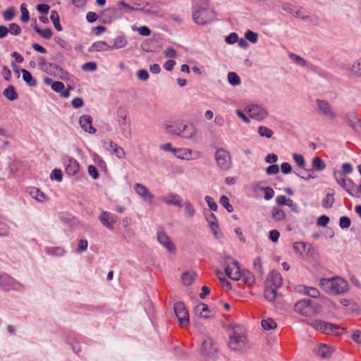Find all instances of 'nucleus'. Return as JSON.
Masks as SVG:
<instances>
[{
  "mask_svg": "<svg viewBox=\"0 0 361 361\" xmlns=\"http://www.w3.org/2000/svg\"><path fill=\"white\" fill-rule=\"evenodd\" d=\"M179 324L185 327L189 324V314L183 303L176 302L173 307Z\"/></svg>",
  "mask_w": 361,
  "mask_h": 361,
  "instance_id": "f8f14e48",
  "label": "nucleus"
},
{
  "mask_svg": "<svg viewBox=\"0 0 361 361\" xmlns=\"http://www.w3.org/2000/svg\"><path fill=\"white\" fill-rule=\"evenodd\" d=\"M88 173L89 175L94 180L99 178V173L97 168L93 165H90L88 166Z\"/></svg>",
  "mask_w": 361,
  "mask_h": 361,
  "instance_id": "338daca9",
  "label": "nucleus"
},
{
  "mask_svg": "<svg viewBox=\"0 0 361 361\" xmlns=\"http://www.w3.org/2000/svg\"><path fill=\"white\" fill-rule=\"evenodd\" d=\"M219 202H220V204L226 208V209L228 212H232L233 211V206L229 203V200L228 198V197L225 196V195H222L221 197H220V200H219Z\"/></svg>",
  "mask_w": 361,
  "mask_h": 361,
  "instance_id": "603ef678",
  "label": "nucleus"
},
{
  "mask_svg": "<svg viewBox=\"0 0 361 361\" xmlns=\"http://www.w3.org/2000/svg\"><path fill=\"white\" fill-rule=\"evenodd\" d=\"M276 202L278 205H286L289 207L292 211L297 212L298 207L294 203L291 199L287 198L285 195H279L276 197Z\"/></svg>",
  "mask_w": 361,
  "mask_h": 361,
  "instance_id": "cd10ccee",
  "label": "nucleus"
},
{
  "mask_svg": "<svg viewBox=\"0 0 361 361\" xmlns=\"http://www.w3.org/2000/svg\"><path fill=\"white\" fill-rule=\"evenodd\" d=\"M135 192L145 202L151 204L154 196L149 190L142 184L135 183L134 185Z\"/></svg>",
  "mask_w": 361,
  "mask_h": 361,
  "instance_id": "6ab92c4d",
  "label": "nucleus"
},
{
  "mask_svg": "<svg viewBox=\"0 0 361 361\" xmlns=\"http://www.w3.org/2000/svg\"><path fill=\"white\" fill-rule=\"evenodd\" d=\"M79 124L81 128L86 133L94 134L96 129L92 126V118L90 115H82L79 118Z\"/></svg>",
  "mask_w": 361,
  "mask_h": 361,
  "instance_id": "412c9836",
  "label": "nucleus"
},
{
  "mask_svg": "<svg viewBox=\"0 0 361 361\" xmlns=\"http://www.w3.org/2000/svg\"><path fill=\"white\" fill-rule=\"evenodd\" d=\"M1 288L6 291H23L25 289V286L17 281L13 277L5 273L3 276V281L1 283Z\"/></svg>",
  "mask_w": 361,
  "mask_h": 361,
  "instance_id": "1a4fd4ad",
  "label": "nucleus"
},
{
  "mask_svg": "<svg viewBox=\"0 0 361 361\" xmlns=\"http://www.w3.org/2000/svg\"><path fill=\"white\" fill-rule=\"evenodd\" d=\"M277 289L268 286L264 290L265 299L269 302L274 303L277 298Z\"/></svg>",
  "mask_w": 361,
  "mask_h": 361,
  "instance_id": "473e14b6",
  "label": "nucleus"
},
{
  "mask_svg": "<svg viewBox=\"0 0 361 361\" xmlns=\"http://www.w3.org/2000/svg\"><path fill=\"white\" fill-rule=\"evenodd\" d=\"M192 18L195 23L204 25L212 21L213 12L207 8H200L193 13Z\"/></svg>",
  "mask_w": 361,
  "mask_h": 361,
  "instance_id": "9b49d317",
  "label": "nucleus"
},
{
  "mask_svg": "<svg viewBox=\"0 0 361 361\" xmlns=\"http://www.w3.org/2000/svg\"><path fill=\"white\" fill-rule=\"evenodd\" d=\"M261 324L262 328L266 331L274 329L277 326L276 322L270 317L263 319L261 321Z\"/></svg>",
  "mask_w": 361,
  "mask_h": 361,
  "instance_id": "ea45409f",
  "label": "nucleus"
},
{
  "mask_svg": "<svg viewBox=\"0 0 361 361\" xmlns=\"http://www.w3.org/2000/svg\"><path fill=\"white\" fill-rule=\"evenodd\" d=\"M161 200L166 204L182 207V198L176 193L170 192L161 197Z\"/></svg>",
  "mask_w": 361,
  "mask_h": 361,
  "instance_id": "5701e85b",
  "label": "nucleus"
},
{
  "mask_svg": "<svg viewBox=\"0 0 361 361\" xmlns=\"http://www.w3.org/2000/svg\"><path fill=\"white\" fill-rule=\"evenodd\" d=\"M269 286L279 288L283 284V279L281 275L276 271H272L268 276Z\"/></svg>",
  "mask_w": 361,
  "mask_h": 361,
  "instance_id": "a878e982",
  "label": "nucleus"
},
{
  "mask_svg": "<svg viewBox=\"0 0 361 361\" xmlns=\"http://www.w3.org/2000/svg\"><path fill=\"white\" fill-rule=\"evenodd\" d=\"M225 272L226 275L232 280H239L241 277V271L238 262L231 257H227L225 259Z\"/></svg>",
  "mask_w": 361,
  "mask_h": 361,
  "instance_id": "0eeeda50",
  "label": "nucleus"
},
{
  "mask_svg": "<svg viewBox=\"0 0 361 361\" xmlns=\"http://www.w3.org/2000/svg\"><path fill=\"white\" fill-rule=\"evenodd\" d=\"M62 161L68 176H75L79 171L80 165L75 159L66 155L63 157Z\"/></svg>",
  "mask_w": 361,
  "mask_h": 361,
  "instance_id": "ddd939ff",
  "label": "nucleus"
},
{
  "mask_svg": "<svg viewBox=\"0 0 361 361\" xmlns=\"http://www.w3.org/2000/svg\"><path fill=\"white\" fill-rule=\"evenodd\" d=\"M293 248L296 252H298L301 255H305L306 251L307 252V255L308 254L310 245L302 242H297L294 243Z\"/></svg>",
  "mask_w": 361,
  "mask_h": 361,
  "instance_id": "e433bc0d",
  "label": "nucleus"
},
{
  "mask_svg": "<svg viewBox=\"0 0 361 361\" xmlns=\"http://www.w3.org/2000/svg\"><path fill=\"white\" fill-rule=\"evenodd\" d=\"M334 202V192H328L322 201V204L324 208L329 209L331 207Z\"/></svg>",
  "mask_w": 361,
  "mask_h": 361,
  "instance_id": "a18cd8bd",
  "label": "nucleus"
},
{
  "mask_svg": "<svg viewBox=\"0 0 361 361\" xmlns=\"http://www.w3.org/2000/svg\"><path fill=\"white\" fill-rule=\"evenodd\" d=\"M245 37L247 40L250 41V42L255 44L257 43L258 41L259 35L257 33L252 31V30H247L245 33Z\"/></svg>",
  "mask_w": 361,
  "mask_h": 361,
  "instance_id": "3c124183",
  "label": "nucleus"
},
{
  "mask_svg": "<svg viewBox=\"0 0 361 361\" xmlns=\"http://www.w3.org/2000/svg\"><path fill=\"white\" fill-rule=\"evenodd\" d=\"M50 19L52 21L54 27L58 31H61L62 30V26L60 24L59 16V14H58L56 11L53 10V11H51Z\"/></svg>",
  "mask_w": 361,
  "mask_h": 361,
  "instance_id": "c03bdc74",
  "label": "nucleus"
},
{
  "mask_svg": "<svg viewBox=\"0 0 361 361\" xmlns=\"http://www.w3.org/2000/svg\"><path fill=\"white\" fill-rule=\"evenodd\" d=\"M215 160L219 169L227 171L232 167V158L228 151L219 148L215 152Z\"/></svg>",
  "mask_w": 361,
  "mask_h": 361,
  "instance_id": "39448f33",
  "label": "nucleus"
},
{
  "mask_svg": "<svg viewBox=\"0 0 361 361\" xmlns=\"http://www.w3.org/2000/svg\"><path fill=\"white\" fill-rule=\"evenodd\" d=\"M116 9L114 8H108L102 11L101 18L104 23H110L116 18Z\"/></svg>",
  "mask_w": 361,
  "mask_h": 361,
  "instance_id": "c85d7f7f",
  "label": "nucleus"
},
{
  "mask_svg": "<svg viewBox=\"0 0 361 361\" xmlns=\"http://www.w3.org/2000/svg\"><path fill=\"white\" fill-rule=\"evenodd\" d=\"M229 347L235 351L244 350L248 348L247 338L243 333L234 331L229 336Z\"/></svg>",
  "mask_w": 361,
  "mask_h": 361,
  "instance_id": "423d86ee",
  "label": "nucleus"
},
{
  "mask_svg": "<svg viewBox=\"0 0 361 361\" xmlns=\"http://www.w3.org/2000/svg\"><path fill=\"white\" fill-rule=\"evenodd\" d=\"M297 291L310 297L302 299L295 304V312L305 317H314L316 314V289L312 287L299 286Z\"/></svg>",
  "mask_w": 361,
  "mask_h": 361,
  "instance_id": "f257e3e1",
  "label": "nucleus"
},
{
  "mask_svg": "<svg viewBox=\"0 0 361 361\" xmlns=\"http://www.w3.org/2000/svg\"><path fill=\"white\" fill-rule=\"evenodd\" d=\"M26 192L32 199L39 203H44L49 200L48 196L38 188L28 187L26 189Z\"/></svg>",
  "mask_w": 361,
  "mask_h": 361,
  "instance_id": "aec40b11",
  "label": "nucleus"
},
{
  "mask_svg": "<svg viewBox=\"0 0 361 361\" xmlns=\"http://www.w3.org/2000/svg\"><path fill=\"white\" fill-rule=\"evenodd\" d=\"M20 12H21V17H20L21 21L23 23L28 22L29 19H30V15H29V11L26 8L25 4H21Z\"/></svg>",
  "mask_w": 361,
  "mask_h": 361,
  "instance_id": "864d4df0",
  "label": "nucleus"
},
{
  "mask_svg": "<svg viewBox=\"0 0 361 361\" xmlns=\"http://www.w3.org/2000/svg\"><path fill=\"white\" fill-rule=\"evenodd\" d=\"M262 190L264 192V197L266 200H269L274 196V190L271 187H265L263 188Z\"/></svg>",
  "mask_w": 361,
  "mask_h": 361,
  "instance_id": "e2e57ef3",
  "label": "nucleus"
},
{
  "mask_svg": "<svg viewBox=\"0 0 361 361\" xmlns=\"http://www.w3.org/2000/svg\"><path fill=\"white\" fill-rule=\"evenodd\" d=\"M253 267L256 271L259 274H263L262 262L259 257H256L253 261Z\"/></svg>",
  "mask_w": 361,
  "mask_h": 361,
  "instance_id": "6e6d98bb",
  "label": "nucleus"
},
{
  "mask_svg": "<svg viewBox=\"0 0 361 361\" xmlns=\"http://www.w3.org/2000/svg\"><path fill=\"white\" fill-rule=\"evenodd\" d=\"M35 30L41 37L47 39H50L53 35L52 31L49 28L41 30L37 26H35Z\"/></svg>",
  "mask_w": 361,
  "mask_h": 361,
  "instance_id": "09e8293b",
  "label": "nucleus"
},
{
  "mask_svg": "<svg viewBox=\"0 0 361 361\" xmlns=\"http://www.w3.org/2000/svg\"><path fill=\"white\" fill-rule=\"evenodd\" d=\"M110 148L114 152V154L118 158V159H124L126 156L125 151L122 147L118 146L116 143L111 142L110 143Z\"/></svg>",
  "mask_w": 361,
  "mask_h": 361,
  "instance_id": "a19ab883",
  "label": "nucleus"
},
{
  "mask_svg": "<svg viewBox=\"0 0 361 361\" xmlns=\"http://www.w3.org/2000/svg\"><path fill=\"white\" fill-rule=\"evenodd\" d=\"M317 113L322 114L330 119L335 117V114L332 111L330 104L323 100H317Z\"/></svg>",
  "mask_w": 361,
  "mask_h": 361,
  "instance_id": "4be33fe9",
  "label": "nucleus"
},
{
  "mask_svg": "<svg viewBox=\"0 0 361 361\" xmlns=\"http://www.w3.org/2000/svg\"><path fill=\"white\" fill-rule=\"evenodd\" d=\"M195 278L196 274L192 271H186L182 275V281L185 286L190 285L194 281Z\"/></svg>",
  "mask_w": 361,
  "mask_h": 361,
  "instance_id": "37998d69",
  "label": "nucleus"
},
{
  "mask_svg": "<svg viewBox=\"0 0 361 361\" xmlns=\"http://www.w3.org/2000/svg\"><path fill=\"white\" fill-rule=\"evenodd\" d=\"M128 41L124 35H119L114 39V44L111 47L112 49H118L125 47L127 45Z\"/></svg>",
  "mask_w": 361,
  "mask_h": 361,
  "instance_id": "f704fd0d",
  "label": "nucleus"
},
{
  "mask_svg": "<svg viewBox=\"0 0 361 361\" xmlns=\"http://www.w3.org/2000/svg\"><path fill=\"white\" fill-rule=\"evenodd\" d=\"M157 240L168 251L173 252L175 250V246L170 238L164 232H157Z\"/></svg>",
  "mask_w": 361,
  "mask_h": 361,
  "instance_id": "b1692460",
  "label": "nucleus"
},
{
  "mask_svg": "<svg viewBox=\"0 0 361 361\" xmlns=\"http://www.w3.org/2000/svg\"><path fill=\"white\" fill-rule=\"evenodd\" d=\"M194 312L197 316L204 319H207L212 316V312L209 309L208 305L202 302L195 307Z\"/></svg>",
  "mask_w": 361,
  "mask_h": 361,
  "instance_id": "393cba45",
  "label": "nucleus"
},
{
  "mask_svg": "<svg viewBox=\"0 0 361 361\" xmlns=\"http://www.w3.org/2000/svg\"><path fill=\"white\" fill-rule=\"evenodd\" d=\"M99 219L104 227L113 229L114 224L118 220V217L114 214L103 211L99 216Z\"/></svg>",
  "mask_w": 361,
  "mask_h": 361,
  "instance_id": "f3484780",
  "label": "nucleus"
},
{
  "mask_svg": "<svg viewBox=\"0 0 361 361\" xmlns=\"http://www.w3.org/2000/svg\"><path fill=\"white\" fill-rule=\"evenodd\" d=\"M271 216L274 221L276 222L283 221L286 216L285 212L278 207H274L271 209Z\"/></svg>",
  "mask_w": 361,
  "mask_h": 361,
  "instance_id": "2f4dec72",
  "label": "nucleus"
},
{
  "mask_svg": "<svg viewBox=\"0 0 361 361\" xmlns=\"http://www.w3.org/2000/svg\"><path fill=\"white\" fill-rule=\"evenodd\" d=\"M50 178L51 180H55L58 182H61L63 179L61 171L57 169H54L51 173Z\"/></svg>",
  "mask_w": 361,
  "mask_h": 361,
  "instance_id": "5fc2aeb1",
  "label": "nucleus"
},
{
  "mask_svg": "<svg viewBox=\"0 0 361 361\" xmlns=\"http://www.w3.org/2000/svg\"><path fill=\"white\" fill-rule=\"evenodd\" d=\"M4 95L10 101H14L18 98V94L13 85L8 86L4 90Z\"/></svg>",
  "mask_w": 361,
  "mask_h": 361,
  "instance_id": "79ce46f5",
  "label": "nucleus"
},
{
  "mask_svg": "<svg viewBox=\"0 0 361 361\" xmlns=\"http://www.w3.org/2000/svg\"><path fill=\"white\" fill-rule=\"evenodd\" d=\"M117 122L123 135L126 138L131 137V128L130 122L128 121L127 112L123 109L117 111Z\"/></svg>",
  "mask_w": 361,
  "mask_h": 361,
  "instance_id": "6e6552de",
  "label": "nucleus"
},
{
  "mask_svg": "<svg viewBox=\"0 0 361 361\" xmlns=\"http://www.w3.org/2000/svg\"><path fill=\"white\" fill-rule=\"evenodd\" d=\"M14 16L15 11L13 8H8L3 12V18L6 21L11 20L14 18Z\"/></svg>",
  "mask_w": 361,
  "mask_h": 361,
  "instance_id": "052dcab7",
  "label": "nucleus"
},
{
  "mask_svg": "<svg viewBox=\"0 0 361 361\" xmlns=\"http://www.w3.org/2000/svg\"><path fill=\"white\" fill-rule=\"evenodd\" d=\"M319 286L326 293L334 295L345 294L350 290L348 282L338 276L321 279Z\"/></svg>",
  "mask_w": 361,
  "mask_h": 361,
  "instance_id": "f03ea898",
  "label": "nucleus"
},
{
  "mask_svg": "<svg viewBox=\"0 0 361 361\" xmlns=\"http://www.w3.org/2000/svg\"><path fill=\"white\" fill-rule=\"evenodd\" d=\"M280 237V233L278 230L273 229L269 232V238L273 243H276L279 240Z\"/></svg>",
  "mask_w": 361,
  "mask_h": 361,
  "instance_id": "774afa93",
  "label": "nucleus"
},
{
  "mask_svg": "<svg viewBox=\"0 0 361 361\" xmlns=\"http://www.w3.org/2000/svg\"><path fill=\"white\" fill-rule=\"evenodd\" d=\"M339 327L332 323L319 321L317 322V331L326 335L337 334Z\"/></svg>",
  "mask_w": 361,
  "mask_h": 361,
  "instance_id": "a211bd4d",
  "label": "nucleus"
},
{
  "mask_svg": "<svg viewBox=\"0 0 361 361\" xmlns=\"http://www.w3.org/2000/svg\"><path fill=\"white\" fill-rule=\"evenodd\" d=\"M41 69L47 74H56L55 70L58 68V65L48 63L44 57L39 56L37 59Z\"/></svg>",
  "mask_w": 361,
  "mask_h": 361,
  "instance_id": "bb28decb",
  "label": "nucleus"
},
{
  "mask_svg": "<svg viewBox=\"0 0 361 361\" xmlns=\"http://www.w3.org/2000/svg\"><path fill=\"white\" fill-rule=\"evenodd\" d=\"M23 80L30 87H35L37 85L36 80L32 77L31 73L26 69H20Z\"/></svg>",
  "mask_w": 361,
  "mask_h": 361,
  "instance_id": "72a5a7b5",
  "label": "nucleus"
},
{
  "mask_svg": "<svg viewBox=\"0 0 361 361\" xmlns=\"http://www.w3.org/2000/svg\"><path fill=\"white\" fill-rule=\"evenodd\" d=\"M183 206L185 216L189 219L192 218L196 214V209L193 204L190 201L187 200L184 202Z\"/></svg>",
  "mask_w": 361,
  "mask_h": 361,
  "instance_id": "58836bf2",
  "label": "nucleus"
},
{
  "mask_svg": "<svg viewBox=\"0 0 361 361\" xmlns=\"http://www.w3.org/2000/svg\"><path fill=\"white\" fill-rule=\"evenodd\" d=\"M334 349L332 346L326 344H322L317 350V355L323 359L329 358L333 354Z\"/></svg>",
  "mask_w": 361,
  "mask_h": 361,
  "instance_id": "c756f323",
  "label": "nucleus"
},
{
  "mask_svg": "<svg viewBox=\"0 0 361 361\" xmlns=\"http://www.w3.org/2000/svg\"><path fill=\"white\" fill-rule=\"evenodd\" d=\"M168 133L186 140H194L197 129L192 123H176L166 127Z\"/></svg>",
  "mask_w": 361,
  "mask_h": 361,
  "instance_id": "7ed1b4c3",
  "label": "nucleus"
},
{
  "mask_svg": "<svg viewBox=\"0 0 361 361\" xmlns=\"http://www.w3.org/2000/svg\"><path fill=\"white\" fill-rule=\"evenodd\" d=\"M44 252L47 255L57 257H61L66 253V251L61 247H46Z\"/></svg>",
  "mask_w": 361,
  "mask_h": 361,
  "instance_id": "c9c22d12",
  "label": "nucleus"
},
{
  "mask_svg": "<svg viewBox=\"0 0 361 361\" xmlns=\"http://www.w3.org/2000/svg\"><path fill=\"white\" fill-rule=\"evenodd\" d=\"M350 73L357 78H361V57L355 60L350 68Z\"/></svg>",
  "mask_w": 361,
  "mask_h": 361,
  "instance_id": "4c0bfd02",
  "label": "nucleus"
},
{
  "mask_svg": "<svg viewBox=\"0 0 361 361\" xmlns=\"http://www.w3.org/2000/svg\"><path fill=\"white\" fill-rule=\"evenodd\" d=\"M204 214L205 219L215 238H221L223 234L220 230L216 216L212 212H206Z\"/></svg>",
  "mask_w": 361,
  "mask_h": 361,
  "instance_id": "2eb2a0df",
  "label": "nucleus"
},
{
  "mask_svg": "<svg viewBox=\"0 0 361 361\" xmlns=\"http://www.w3.org/2000/svg\"><path fill=\"white\" fill-rule=\"evenodd\" d=\"M351 221L348 216H341L339 219V226L341 228H348L350 226Z\"/></svg>",
  "mask_w": 361,
  "mask_h": 361,
  "instance_id": "680f3d73",
  "label": "nucleus"
},
{
  "mask_svg": "<svg viewBox=\"0 0 361 361\" xmlns=\"http://www.w3.org/2000/svg\"><path fill=\"white\" fill-rule=\"evenodd\" d=\"M204 200L212 211L216 212L217 210L218 205H217L216 202L214 201V200L213 199V197H212L211 196L207 195L204 197Z\"/></svg>",
  "mask_w": 361,
  "mask_h": 361,
  "instance_id": "bf43d9fd",
  "label": "nucleus"
},
{
  "mask_svg": "<svg viewBox=\"0 0 361 361\" xmlns=\"http://www.w3.org/2000/svg\"><path fill=\"white\" fill-rule=\"evenodd\" d=\"M111 50V47L104 41H97L92 44L90 51H108Z\"/></svg>",
  "mask_w": 361,
  "mask_h": 361,
  "instance_id": "7c9ffc66",
  "label": "nucleus"
},
{
  "mask_svg": "<svg viewBox=\"0 0 361 361\" xmlns=\"http://www.w3.org/2000/svg\"><path fill=\"white\" fill-rule=\"evenodd\" d=\"M82 68L85 71H94L97 69V64L95 62H87L82 65Z\"/></svg>",
  "mask_w": 361,
  "mask_h": 361,
  "instance_id": "0e129e2a",
  "label": "nucleus"
},
{
  "mask_svg": "<svg viewBox=\"0 0 361 361\" xmlns=\"http://www.w3.org/2000/svg\"><path fill=\"white\" fill-rule=\"evenodd\" d=\"M245 111L252 119L261 122L267 119L269 112L267 107L257 103H250L245 106Z\"/></svg>",
  "mask_w": 361,
  "mask_h": 361,
  "instance_id": "20e7f679",
  "label": "nucleus"
},
{
  "mask_svg": "<svg viewBox=\"0 0 361 361\" xmlns=\"http://www.w3.org/2000/svg\"><path fill=\"white\" fill-rule=\"evenodd\" d=\"M174 155L177 159L185 161L195 160L202 157L200 151H192L191 149L179 147L174 149Z\"/></svg>",
  "mask_w": 361,
  "mask_h": 361,
  "instance_id": "9d476101",
  "label": "nucleus"
},
{
  "mask_svg": "<svg viewBox=\"0 0 361 361\" xmlns=\"http://www.w3.org/2000/svg\"><path fill=\"white\" fill-rule=\"evenodd\" d=\"M334 178L336 182L350 195H354L355 185L350 178H346L343 175L338 176L337 172H334Z\"/></svg>",
  "mask_w": 361,
  "mask_h": 361,
  "instance_id": "4468645a",
  "label": "nucleus"
},
{
  "mask_svg": "<svg viewBox=\"0 0 361 361\" xmlns=\"http://www.w3.org/2000/svg\"><path fill=\"white\" fill-rule=\"evenodd\" d=\"M217 345L214 341L208 338L202 342L201 352L204 356L213 357L217 352Z\"/></svg>",
  "mask_w": 361,
  "mask_h": 361,
  "instance_id": "dca6fc26",
  "label": "nucleus"
},
{
  "mask_svg": "<svg viewBox=\"0 0 361 361\" xmlns=\"http://www.w3.org/2000/svg\"><path fill=\"white\" fill-rule=\"evenodd\" d=\"M8 29V33L13 35H18L21 32V28L20 26L16 23H11L9 25Z\"/></svg>",
  "mask_w": 361,
  "mask_h": 361,
  "instance_id": "4d7b16f0",
  "label": "nucleus"
},
{
  "mask_svg": "<svg viewBox=\"0 0 361 361\" xmlns=\"http://www.w3.org/2000/svg\"><path fill=\"white\" fill-rule=\"evenodd\" d=\"M289 58L292 60L293 62H294L295 64L300 66H305L307 63L306 61L300 57V56H298L293 53L289 54Z\"/></svg>",
  "mask_w": 361,
  "mask_h": 361,
  "instance_id": "8fccbe9b",
  "label": "nucleus"
},
{
  "mask_svg": "<svg viewBox=\"0 0 361 361\" xmlns=\"http://www.w3.org/2000/svg\"><path fill=\"white\" fill-rule=\"evenodd\" d=\"M257 133L261 137H264L266 138H271L274 135L273 130L264 126H259L257 128Z\"/></svg>",
  "mask_w": 361,
  "mask_h": 361,
  "instance_id": "de8ad7c7",
  "label": "nucleus"
},
{
  "mask_svg": "<svg viewBox=\"0 0 361 361\" xmlns=\"http://www.w3.org/2000/svg\"><path fill=\"white\" fill-rule=\"evenodd\" d=\"M227 78L229 84L233 86H237L241 83L240 78L235 72H229L228 73Z\"/></svg>",
  "mask_w": 361,
  "mask_h": 361,
  "instance_id": "49530a36",
  "label": "nucleus"
},
{
  "mask_svg": "<svg viewBox=\"0 0 361 361\" xmlns=\"http://www.w3.org/2000/svg\"><path fill=\"white\" fill-rule=\"evenodd\" d=\"M293 159L294 160V161L295 162V164L302 168V169H305L304 168V166H305V159H304V157L302 155L300 154H297V153H294L293 154Z\"/></svg>",
  "mask_w": 361,
  "mask_h": 361,
  "instance_id": "13d9d810",
  "label": "nucleus"
},
{
  "mask_svg": "<svg viewBox=\"0 0 361 361\" xmlns=\"http://www.w3.org/2000/svg\"><path fill=\"white\" fill-rule=\"evenodd\" d=\"M56 74L59 75V78L62 80H67L68 78V73L58 66V68L55 70Z\"/></svg>",
  "mask_w": 361,
  "mask_h": 361,
  "instance_id": "69168bd1",
  "label": "nucleus"
}]
</instances>
